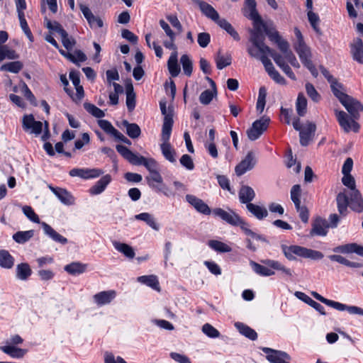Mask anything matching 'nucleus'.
Instances as JSON below:
<instances>
[{"mask_svg":"<svg viewBox=\"0 0 363 363\" xmlns=\"http://www.w3.org/2000/svg\"><path fill=\"white\" fill-rule=\"evenodd\" d=\"M342 106L346 108L351 116V118L343 111H336L337 120L340 127L345 132L348 133L350 130L357 133L359 130L360 125L356 122L360 115L359 113L363 111V105L357 99L349 96L342 103Z\"/></svg>","mask_w":363,"mask_h":363,"instance_id":"1","label":"nucleus"},{"mask_svg":"<svg viewBox=\"0 0 363 363\" xmlns=\"http://www.w3.org/2000/svg\"><path fill=\"white\" fill-rule=\"evenodd\" d=\"M336 201L338 211L341 215L345 216L347 214L348 206L357 213L363 211V199L357 189L349 192L339 193Z\"/></svg>","mask_w":363,"mask_h":363,"instance_id":"2","label":"nucleus"},{"mask_svg":"<svg viewBox=\"0 0 363 363\" xmlns=\"http://www.w3.org/2000/svg\"><path fill=\"white\" fill-rule=\"evenodd\" d=\"M261 262L266 266L259 264L254 261L250 262V264L255 271V272L259 275L264 277H269L274 275V272L272 269L267 267H269L273 269L281 271L286 276H292V271L290 269L284 267L283 264H281L277 260L266 259H262Z\"/></svg>","mask_w":363,"mask_h":363,"instance_id":"3","label":"nucleus"},{"mask_svg":"<svg viewBox=\"0 0 363 363\" xmlns=\"http://www.w3.org/2000/svg\"><path fill=\"white\" fill-rule=\"evenodd\" d=\"M116 148L118 153L130 163L134 165H143L149 172L157 169V163L153 158H146L143 156L138 155L122 145H117Z\"/></svg>","mask_w":363,"mask_h":363,"instance_id":"4","label":"nucleus"},{"mask_svg":"<svg viewBox=\"0 0 363 363\" xmlns=\"http://www.w3.org/2000/svg\"><path fill=\"white\" fill-rule=\"evenodd\" d=\"M281 250L284 255L289 260L295 259L294 255H297L303 258H309L313 260L321 259L324 256L323 254L320 251L308 249L298 245L287 246L282 245Z\"/></svg>","mask_w":363,"mask_h":363,"instance_id":"5","label":"nucleus"},{"mask_svg":"<svg viewBox=\"0 0 363 363\" xmlns=\"http://www.w3.org/2000/svg\"><path fill=\"white\" fill-rule=\"evenodd\" d=\"M253 30L250 31V41L260 52L269 51V47L264 43V28H266V24L261 21L253 23Z\"/></svg>","mask_w":363,"mask_h":363,"instance_id":"6","label":"nucleus"},{"mask_svg":"<svg viewBox=\"0 0 363 363\" xmlns=\"http://www.w3.org/2000/svg\"><path fill=\"white\" fill-rule=\"evenodd\" d=\"M311 295L318 301H320L321 303L330 306L337 311H347L350 314L352 315H359L363 316V308L356 306H347L345 304H343L340 302H337L335 301L329 300L328 298H324L320 294L315 291H313L311 293Z\"/></svg>","mask_w":363,"mask_h":363,"instance_id":"7","label":"nucleus"},{"mask_svg":"<svg viewBox=\"0 0 363 363\" xmlns=\"http://www.w3.org/2000/svg\"><path fill=\"white\" fill-rule=\"evenodd\" d=\"M311 295L318 301H320L321 303L330 306L337 311H347L350 314L352 315H359L363 316V308L356 306H347L345 304H343L340 302H337L335 301L329 300L328 298H324L320 294L315 291H313L311 293Z\"/></svg>","mask_w":363,"mask_h":363,"instance_id":"8","label":"nucleus"},{"mask_svg":"<svg viewBox=\"0 0 363 363\" xmlns=\"http://www.w3.org/2000/svg\"><path fill=\"white\" fill-rule=\"evenodd\" d=\"M270 119L268 117H262L253 122L252 127L247 130L248 138L253 141L258 139L267 129Z\"/></svg>","mask_w":363,"mask_h":363,"instance_id":"9","label":"nucleus"},{"mask_svg":"<svg viewBox=\"0 0 363 363\" xmlns=\"http://www.w3.org/2000/svg\"><path fill=\"white\" fill-rule=\"evenodd\" d=\"M257 160L252 151L247 152V155L235 167V172L237 176L240 177L247 172L252 169L256 165Z\"/></svg>","mask_w":363,"mask_h":363,"instance_id":"10","label":"nucleus"},{"mask_svg":"<svg viewBox=\"0 0 363 363\" xmlns=\"http://www.w3.org/2000/svg\"><path fill=\"white\" fill-rule=\"evenodd\" d=\"M261 350L267 354V359L271 363H289L291 360L290 355L285 352L269 347H262Z\"/></svg>","mask_w":363,"mask_h":363,"instance_id":"11","label":"nucleus"},{"mask_svg":"<svg viewBox=\"0 0 363 363\" xmlns=\"http://www.w3.org/2000/svg\"><path fill=\"white\" fill-rule=\"evenodd\" d=\"M172 131H169L167 135L164 134V132L162 131L161 140L162 143L160 145V148L162 150V153L165 157L166 160L169 161L172 163L176 162L175 150L172 148L171 144L169 143V140L171 135Z\"/></svg>","mask_w":363,"mask_h":363,"instance_id":"12","label":"nucleus"},{"mask_svg":"<svg viewBox=\"0 0 363 363\" xmlns=\"http://www.w3.org/2000/svg\"><path fill=\"white\" fill-rule=\"evenodd\" d=\"M259 60L262 62L264 69L269 76L277 83L280 84H285V79L274 68L271 60L265 55H262L259 57Z\"/></svg>","mask_w":363,"mask_h":363,"instance_id":"13","label":"nucleus"},{"mask_svg":"<svg viewBox=\"0 0 363 363\" xmlns=\"http://www.w3.org/2000/svg\"><path fill=\"white\" fill-rule=\"evenodd\" d=\"M160 106L162 114L164 116L162 131L164 132V134L167 135L169 131H172L174 123L173 111L170 107L168 108H167V103L165 101H161L160 102Z\"/></svg>","mask_w":363,"mask_h":363,"instance_id":"14","label":"nucleus"},{"mask_svg":"<svg viewBox=\"0 0 363 363\" xmlns=\"http://www.w3.org/2000/svg\"><path fill=\"white\" fill-rule=\"evenodd\" d=\"M213 213L230 225H238L240 223V217L232 210L226 211L220 208H216L213 210Z\"/></svg>","mask_w":363,"mask_h":363,"instance_id":"15","label":"nucleus"},{"mask_svg":"<svg viewBox=\"0 0 363 363\" xmlns=\"http://www.w3.org/2000/svg\"><path fill=\"white\" fill-rule=\"evenodd\" d=\"M71 177H79L82 179H89L99 177L104 174V171L100 169H79L74 168L69 171Z\"/></svg>","mask_w":363,"mask_h":363,"instance_id":"16","label":"nucleus"},{"mask_svg":"<svg viewBox=\"0 0 363 363\" xmlns=\"http://www.w3.org/2000/svg\"><path fill=\"white\" fill-rule=\"evenodd\" d=\"M23 128L30 133L39 135L42 132L43 123L40 121H35L32 114L26 115L23 118Z\"/></svg>","mask_w":363,"mask_h":363,"instance_id":"17","label":"nucleus"},{"mask_svg":"<svg viewBox=\"0 0 363 363\" xmlns=\"http://www.w3.org/2000/svg\"><path fill=\"white\" fill-rule=\"evenodd\" d=\"M316 130L315 124L307 122L305 126L299 131L300 143L302 146H307L314 136Z\"/></svg>","mask_w":363,"mask_h":363,"instance_id":"18","label":"nucleus"},{"mask_svg":"<svg viewBox=\"0 0 363 363\" xmlns=\"http://www.w3.org/2000/svg\"><path fill=\"white\" fill-rule=\"evenodd\" d=\"M193 3L199 6L201 13L207 18L217 23L220 16L216 9L208 3L201 0H191Z\"/></svg>","mask_w":363,"mask_h":363,"instance_id":"19","label":"nucleus"},{"mask_svg":"<svg viewBox=\"0 0 363 363\" xmlns=\"http://www.w3.org/2000/svg\"><path fill=\"white\" fill-rule=\"evenodd\" d=\"M80 10L91 28L96 29L103 27L104 23L101 18L94 16L89 7L84 5H80Z\"/></svg>","mask_w":363,"mask_h":363,"instance_id":"20","label":"nucleus"},{"mask_svg":"<svg viewBox=\"0 0 363 363\" xmlns=\"http://www.w3.org/2000/svg\"><path fill=\"white\" fill-rule=\"evenodd\" d=\"M350 53L352 59L363 65V42L359 38H354L350 43Z\"/></svg>","mask_w":363,"mask_h":363,"instance_id":"21","label":"nucleus"},{"mask_svg":"<svg viewBox=\"0 0 363 363\" xmlns=\"http://www.w3.org/2000/svg\"><path fill=\"white\" fill-rule=\"evenodd\" d=\"M333 251L335 253L342 254L356 253L357 255L363 257V246L354 242L338 245L334 247Z\"/></svg>","mask_w":363,"mask_h":363,"instance_id":"22","label":"nucleus"},{"mask_svg":"<svg viewBox=\"0 0 363 363\" xmlns=\"http://www.w3.org/2000/svg\"><path fill=\"white\" fill-rule=\"evenodd\" d=\"M186 200L198 212L203 213L204 215H209L211 213V211L210 208L201 199H199L196 196L191 194H187L186 195Z\"/></svg>","mask_w":363,"mask_h":363,"instance_id":"23","label":"nucleus"},{"mask_svg":"<svg viewBox=\"0 0 363 363\" xmlns=\"http://www.w3.org/2000/svg\"><path fill=\"white\" fill-rule=\"evenodd\" d=\"M329 228V223L326 220L321 218H317L312 223V229L310 234L311 236H325Z\"/></svg>","mask_w":363,"mask_h":363,"instance_id":"24","label":"nucleus"},{"mask_svg":"<svg viewBox=\"0 0 363 363\" xmlns=\"http://www.w3.org/2000/svg\"><path fill=\"white\" fill-rule=\"evenodd\" d=\"M49 189L64 204L70 206L74 203V198L66 189L62 188H55L49 186Z\"/></svg>","mask_w":363,"mask_h":363,"instance_id":"25","label":"nucleus"},{"mask_svg":"<svg viewBox=\"0 0 363 363\" xmlns=\"http://www.w3.org/2000/svg\"><path fill=\"white\" fill-rule=\"evenodd\" d=\"M116 293L113 290L104 291L96 294L94 301L98 306H103L110 303L116 297Z\"/></svg>","mask_w":363,"mask_h":363,"instance_id":"26","label":"nucleus"},{"mask_svg":"<svg viewBox=\"0 0 363 363\" xmlns=\"http://www.w3.org/2000/svg\"><path fill=\"white\" fill-rule=\"evenodd\" d=\"M148 185L157 191H163V179L157 169L150 172V175L146 177Z\"/></svg>","mask_w":363,"mask_h":363,"instance_id":"27","label":"nucleus"},{"mask_svg":"<svg viewBox=\"0 0 363 363\" xmlns=\"http://www.w3.org/2000/svg\"><path fill=\"white\" fill-rule=\"evenodd\" d=\"M294 49L303 65L311 61V49L305 43H295Z\"/></svg>","mask_w":363,"mask_h":363,"instance_id":"28","label":"nucleus"},{"mask_svg":"<svg viewBox=\"0 0 363 363\" xmlns=\"http://www.w3.org/2000/svg\"><path fill=\"white\" fill-rule=\"evenodd\" d=\"M44 233L50 238L52 240L56 242L61 243L62 245L67 244L68 240L66 238L63 237L57 232H56L50 225L45 222L41 223Z\"/></svg>","mask_w":363,"mask_h":363,"instance_id":"29","label":"nucleus"},{"mask_svg":"<svg viewBox=\"0 0 363 363\" xmlns=\"http://www.w3.org/2000/svg\"><path fill=\"white\" fill-rule=\"evenodd\" d=\"M238 196L240 203H245L247 206L248 203H252L251 201L255 197V192L252 187L243 185L239 190Z\"/></svg>","mask_w":363,"mask_h":363,"instance_id":"30","label":"nucleus"},{"mask_svg":"<svg viewBox=\"0 0 363 363\" xmlns=\"http://www.w3.org/2000/svg\"><path fill=\"white\" fill-rule=\"evenodd\" d=\"M295 296L298 299L303 301L306 303L308 304L317 311H318L321 315H325V311L324 307L320 305L319 303L313 300L311 297L306 295L305 293L301 291H296L294 294Z\"/></svg>","mask_w":363,"mask_h":363,"instance_id":"31","label":"nucleus"},{"mask_svg":"<svg viewBox=\"0 0 363 363\" xmlns=\"http://www.w3.org/2000/svg\"><path fill=\"white\" fill-rule=\"evenodd\" d=\"M111 182V177L109 174H106L102 177L89 190L92 195H97L102 193L107 185Z\"/></svg>","mask_w":363,"mask_h":363,"instance_id":"32","label":"nucleus"},{"mask_svg":"<svg viewBox=\"0 0 363 363\" xmlns=\"http://www.w3.org/2000/svg\"><path fill=\"white\" fill-rule=\"evenodd\" d=\"M86 267V264H83L79 262H72V263L65 265L64 269L71 275H79L85 272Z\"/></svg>","mask_w":363,"mask_h":363,"instance_id":"33","label":"nucleus"},{"mask_svg":"<svg viewBox=\"0 0 363 363\" xmlns=\"http://www.w3.org/2000/svg\"><path fill=\"white\" fill-rule=\"evenodd\" d=\"M0 350L5 354L13 358H21L27 352L26 350L21 349L13 345L1 346Z\"/></svg>","mask_w":363,"mask_h":363,"instance_id":"34","label":"nucleus"},{"mask_svg":"<svg viewBox=\"0 0 363 363\" xmlns=\"http://www.w3.org/2000/svg\"><path fill=\"white\" fill-rule=\"evenodd\" d=\"M113 245L115 249L122 253L128 259L134 258L135 253L133 248L126 243L120 242L118 241H113Z\"/></svg>","mask_w":363,"mask_h":363,"instance_id":"35","label":"nucleus"},{"mask_svg":"<svg viewBox=\"0 0 363 363\" xmlns=\"http://www.w3.org/2000/svg\"><path fill=\"white\" fill-rule=\"evenodd\" d=\"M247 209L258 220H262L268 216V211L265 207L254 203H248Z\"/></svg>","mask_w":363,"mask_h":363,"instance_id":"36","label":"nucleus"},{"mask_svg":"<svg viewBox=\"0 0 363 363\" xmlns=\"http://www.w3.org/2000/svg\"><path fill=\"white\" fill-rule=\"evenodd\" d=\"M167 65H168L169 72L170 74L172 75V77H177L179 75V74L180 73V70H181L180 67L177 62V52H172V54L168 60Z\"/></svg>","mask_w":363,"mask_h":363,"instance_id":"37","label":"nucleus"},{"mask_svg":"<svg viewBox=\"0 0 363 363\" xmlns=\"http://www.w3.org/2000/svg\"><path fill=\"white\" fill-rule=\"evenodd\" d=\"M122 125L125 128L127 135L132 139L139 138L141 134V130L136 123H130L128 121H122Z\"/></svg>","mask_w":363,"mask_h":363,"instance_id":"38","label":"nucleus"},{"mask_svg":"<svg viewBox=\"0 0 363 363\" xmlns=\"http://www.w3.org/2000/svg\"><path fill=\"white\" fill-rule=\"evenodd\" d=\"M330 88L333 94L338 99L340 103L348 98L349 95L345 93L344 86L338 82L337 80L330 84Z\"/></svg>","mask_w":363,"mask_h":363,"instance_id":"39","label":"nucleus"},{"mask_svg":"<svg viewBox=\"0 0 363 363\" xmlns=\"http://www.w3.org/2000/svg\"><path fill=\"white\" fill-rule=\"evenodd\" d=\"M138 281L157 291H160V283L155 275L141 276L138 278Z\"/></svg>","mask_w":363,"mask_h":363,"instance_id":"40","label":"nucleus"},{"mask_svg":"<svg viewBox=\"0 0 363 363\" xmlns=\"http://www.w3.org/2000/svg\"><path fill=\"white\" fill-rule=\"evenodd\" d=\"M216 23L221 28L225 30L235 40L239 41L240 40L238 33L227 20L225 18H220Z\"/></svg>","mask_w":363,"mask_h":363,"instance_id":"41","label":"nucleus"},{"mask_svg":"<svg viewBox=\"0 0 363 363\" xmlns=\"http://www.w3.org/2000/svg\"><path fill=\"white\" fill-rule=\"evenodd\" d=\"M14 259L10 253L5 250H0V266L3 268L10 269L13 266Z\"/></svg>","mask_w":363,"mask_h":363,"instance_id":"42","label":"nucleus"},{"mask_svg":"<svg viewBox=\"0 0 363 363\" xmlns=\"http://www.w3.org/2000/svg\"><path fill=\"white\" fill-rule=\"evenodd\" d=\"M235 325L242 335H245V337H248L252 340H255L257 339V334L251 328L248 327L247 325L242 323H235Z\"/></svg>","mask_w":363,"mask_h":363,"instance_id":"43","label":"nucleus"},{"mask_svg":"<svg viewBox=\"0 0 363 363\" xmlns=\"http://www.w3.org/2000/svg\"><path fill=\"white\" fill-rule=\"evenodd\" d=\"M126 106L129 111H133L135 106V94L131 83L126 85Z\"/></svg>","mask_w":363,"mask_h":363,"instance_id":"44","label":"nucleus"},{"mask_svg":"<svg viewBox=\"0 0 363 363\" xmlns=\"http://www.w3.org/2000/svg\"><path fill=\"white\" fill-rule=\"evenodd\" d=\"M135 219L145 222L150 227L155 230H159V225L155 221L153 216L148 213H142L135 216Z\"/></svg>","mask_w":363,"mask_h":363,"instance_id":"45","label":"nucleus"},{"mask_svg":"<svg viewBox=\"0 0 363 363\" xmlns=\"http://www.w3.org/2000/svg\"><path fill=\"white\" fill-rule=\"evenodd\" d=\"M296 109L299 116H303L306 113L307 100L303 93H299L296 102Z\"/></svg>","mask_w":363,"mask_h":363,"instance_id":"46","label":"nucleus"},{"mask_svg":"<svg viewBox=\"0 0 363 363\" xmlns=\"http://www.w3.org/2000/svg\"><path fill=\"white\" fill-rule=\"evenodd\" d=\"M16 274L21 280L27 279L31 274V269L27 263H21L16 267Z\"/></svg>","mask_w":363,"mask_h":363,"instance_id":"47","label":"nucleus"},{"mask_svg":"<svg viewBox=\"0 0 363 363\" xmlns=\"http://www.w3.org/2000/svg\"><path fill=\"white\" fill-rule=\"evenodd\" d=\"M208 246L218 252H230L232 251V248L229 245L218 240H209Z\"/></svg>","mask_w":363,"mask_h":363,"instance_id":"48","label":"nucleus"},{"mask_svg":"<svg viewBox=\"0 0 363 363\" xmlns=\"http://www.w3.org/2000/svg\"><path fill=\"white\" fill-rule=\"evenodd\" d=\"M99 126L107 134L113 136V138L119 132L117 129H116L113 125L107 120L100 119L98 121Z\"/></svg>","mask_w":363,"mask_h":363,"instance_id":"49","label":"nucleus"},{"mask_svg":"<svg viewBox=\"0 0 363 363\" xmlns=\"http://www.w3.org/2000/svg\"><path fill=\"white\" fill-rule=\"evenodd\" d=\"M23 68V64L20 61H14L4 64L1 66V71L18 73Z\"/></svg>","mask_w":363,"mask_h":363,"instance_id":"50","label":"nucleus"},{"mask_svg":"<svg viewBox=\"0 0 363 363\" xmlns=\"http://www.w3.org/2000/svg\"><path fill=\"white\" fill-rule=\"evenodd\" d=\"M34 235V231H18L13 234V239L18 243L23 244L28 241Z\"/></svg>","mask_w":363,"mask_h":363,"instance_id":"51","label":"nucleus"},{"mask_svg":"<svg viewBox=\"0 0 363 363\" xmlns=\"http://www.w3.org/2000/svg\"><path fill=\"white\" fill-rule=\"evenodd\" d=\"M232 62L231 55L230 54L223 56L219 51L216 57V67L218 69H223L224 67L229 66Z\"/></svg>","mask_w":363,"mask_h":363,"instance_id":"52","label":"nucleus"},{"mask_svg":"<svg viewBox=\"0 0 363 363\" xmlns=\"http://www.w3.org/2000/svg\"><path fill=\"white\" fill-rule=\"evenodd\" d=\"M18 58V55L16 52L10 49L9 46L4 45L0 48V62L5 59L16 60Z\"/></svg>","mask_w":363,"mask_h":363,"instance_id":"53","label":"nucleus"},{"mask_svg":"<svg viewBox=\"0 0 363 363\" xmlns=\"http://www.w3.org/2000/svg\"><path fill=\"white\" fill-rule=\"evenodd\" d=\"M261 53L262 55L265 56H267V54L269 55L272 57L275 63L277 65V66H279L280 68L283 67L285 65H286V63L285 62V56L283 57L281 55L272 50L270 48L269 51H263Z\"/></svg>","mask_w":363,"mask_h":363,"instance_id":"54","label":"nucleus"},{"mask_svg":"<svg viewBox=\"0 0 363 363\" xmlns=\"http://www.w3.org/2000/svg\"><path fill=\"white\" fill-rule=\"evenodd\" d=\"M45 21L48 29L57 33L60 35H65L66 30L57 21H51L48 18H45Z\"/></svg>","mask_w":363,"mask_h":363,"instance_id":"55","label":"nucleus"},{"mask_svg":"<svg viewBox=\"0 0 363 363\" xmlns=\"http://www.w3.org/2000/svg\"><path fill=\"white\" fill-rule=\"evenodd\" d=\"M180 62L182 65L184 73L190 77L192 74L193 63L187 55H183L180 58Z\"/></svg>","mask_w":363,"mask_h":363,"instance_id":"56","label":"nucleus"},{"mask_svg":"<svg viewBox=\"0 0 363 363\" xmlns=\"http://www.w3.org/2000/svg\"><path fill=\"white\" fill-rule=\"evenodd\" d=\"M84 108L87 112H89L90 114H91L96 118H101L105 116L104 112L101 109L99 108L92 104L84 103Z\"/></svg>","mask_w":363,"mask_h":363,"instance_id":"57","label":"nucleus"},{"mask_svg":"<svg viewBox=\"0 0 363 363\" xmlns=\"http://www.w3.org/2000/svg\"><path fill=\"white\" fill-rule=\"evenodd\" d=\"M301 189L299 184H295L291 189V199L295 205V207H298L301 204Z\"/></svg>","mask_w":363,"mask_h":363,"instance_id":"58","label":"nucleus"},{"mask_svg":"<svg viewBox=\"0 0 363 363\" xmlns=\"http://www.w3.org/2000/svg\"><path fill=\"white\" fill-rule=\"evenodd\" d=\"M217 92H213V91H211L210 89H207L203 91L200 96H199V101L201 104L203 105H208L211 103L213 98L214 96H216Z\"/></svg>","mask_w":363,"mask_h":363,"instance_id":"59","label":"nucleus"},{"mask_svg":"<svg viewBox=\"0 0 363 363\" xmlns=\"http://www.w3.org/2000/svg\"><path fill=\"white\" fill-rule=\"evenodd\" d=\"M306 91L308 96L314 102H318L320 100V95L315 89L314 86L311 83L306 84Z\"/></svg>","mask_w":363,"mask_h":363,"instance_id":"60","label":"nucleus"},{"mask_svg":"<svg viewBox=\"0 0 363 363\" xmlns=\"http://www.w3.org/2000/svg\"><path fill=\"white\" fill-rule=\"evenodd\" d=\"M202 331L204 334L211 338H216L220 336L219 331L209 323H206L203 325Z\"/></svg>","mask_w":363,"mask_h":363,"instance_id":"61","label":"nucleus"},{"mask_svg":"<svg viewBox=\"0 0 363 363\" xmlns=\"http://www.w3.org/2000/svg\"><path fill=\"white\" fill-rule=\"evenodd\" d=\"M23 213L26 216V217L30 219L31 221L40 223V219L38 215L34 212L33 208L29 206H24L22 208Z\"/></svg>","mask_w":363,"mask_h":363,"instance_id":"62","label":"nucleus"},{"mask_svg":"<svg viewBox=\"0 0 363 363\" xmlns=\"http://www.w3.org/2000/svg\"><path fill=\"white\" fill-rule=\"evenodd\" d=\"M342 182L349 189L350 191L357 189L354 178L351 174L343 175Z\"/></svg>","mask_w":363,"mask_h":363,"instance_id":"63","label":"nucleus"},{"mask_svg":"<svg viewBox=\"0 0 363 363\" xmlns=\"http://www.w3.org/2000/svg\"><path fill=\"white\" fill-rule=\"evenodd\" d=\"M211 41V35L208 33L203 32L198 34L197 42L200 47L206 48Z\"/></svg>","mask_w":363,"mask_h":363,"instance_id":"64","label":"nucleus"}]
</instances>
